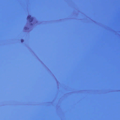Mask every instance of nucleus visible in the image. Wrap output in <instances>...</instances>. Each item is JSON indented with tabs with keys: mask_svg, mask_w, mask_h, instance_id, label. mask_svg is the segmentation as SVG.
Listing matches in <instances>:
<instances>
[{
	"mask_svg": "<svg viewBox=\"0 0 120 120\" xmlns=\"http://www.w3.org/2000/svg\"><path fill=\"white\" fill-rule=\"evenodd\" d=\"M27 28V27H25V30Z\"/></svg>",
	"mask_w": 120,
	"mask_h": 120,
	"instance_id": "3",
	"label": "nucleus"
},
{
	"mask_svg": "<svg viewBox=\"0 0 120 120\" xmlns=\"http://www.w3.org/2000/svg\"><path fill=\"white\" fill-rule=\"evenodd\" d=\"M27 19L30 22L32 21L33 20V18L31 17L30 15H29L27 17Z\"/></svg>",
	"mask_w": 120,
	"mask_h": 120,
	"instance_id": "1",
	"label": "nucleus"
},
{
	"mask_svg": "<svg viewBox=\"0 0 120 120\" xmlns=\"http://www.w3.org/2000/svg\"><path fill=\"white\" fill-rule=\"evenodd\" d=\"M24 41V40L23 39H22L21 40V42H22Z\"/></svg>",
	"mask_w": 120,
	"mask_h": 120,
	"instance_id": "2",
	"label": "nucleus"
}]
</instances>
